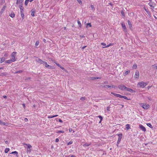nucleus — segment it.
Here are the masks:
<instances>
[{"label":"nucleus","instance_id":"38","mask_svg":"<svg viewBox=\"0 0 157 157\" xmlns=\"http://www.w3.org/2000/svg\"><path fill=\"white\" fill-rule=\"evenodd\" d=\"M39 44V41H37L35 43V46H37Z\"/></svg>","mask_w":157,"mask_h":157},{"label":"nucleus","instance_id":"40","mask_svg":"<svg viewBox=\"0 0 157 157\" xmlns=\"http://www.w3.org/2000/svg\"><path fill=\"white\" fill-rule=\"evenodd\" d=\"M121 14L122 15V16H123L124 17H125V14H124V11L123 10H122L121 11Z\"/></svg>","mask_w":157,"mask_h":157},{"label":"nucleus","instance_id":"15","mask_svg":"<svg viewBox=\"0 0 157 157\" xmlns=\"http://www.w3.org/2000/svg\"><path fill=\"white\" fill-rule=\"evenodd\" d=\"M44 64L45 65V67H46L48 68H52V66L51 65L48 64L46 62H45Z\"/></svg>","mask_w":157,"mask_h":157},{"label":"nucleus","instance_id":"29","mask_svg":"<svg viewBox=\"0 0 157 157\" xmlns=\"http://www.w3.org/2000/svg\"><path fill=\"white\" fill-rule=\"evenodd\" d=\"M23 72V71L22 70H20L18 71H17L16 72H15L14 73L15 74H17V73H21Z\"/></svg>","mask_w":157,"mask_h":157},{"label":"nucleus","instance_id":"64","mask_svg":"<svg viewBox=\"0 0 157 157\" xmlns=\"http://www.w3.org/2000/svg\"><path fill=\"white\" fill-rule=\"evenodd\" d=\"M71 157H75V156L74 155H72L71 156Z\"/></svg>","mask_w":157,"mask_h":157},{"label":"nucleus","instance_id":"39","mask_svg":"<svg viewBox=\"0 0 157 157\" xmlns=\"http://www.w3.org/2000/svg\"><path fill=\"white\" fill-rule=\"evenodd\" d=\"M122 96V95H121L120 94H117V95L116 96V97H119L120 98H121Z\"/></svg>","mask_w":157,"mask_h":157},{"label":"nucleus","instance_id":"47","mask_svg":"<svg viewBox=\"0 0 157 157\" xmlns=\"http://www.w3.org/2000/svg\"><path fill=\"white\" fill-rule=\"evenodd\" d=\"M101 45H103V46H105L104 47L106 46V44L105 43H101Z\"/></svg>","mask_w":157,"mask_h":157},{"label":"nucleus","instance_id":"22","mask_svg":"<svg viewBox=\"0 0 157 157\" xmlns=\"http://www.w3.org/2000/svg\"><path fill=\"white\" fill-rule=\"evenodd\" d=\"M113 45V43H110L108 45H107V46H105V47H103L102 48H108L111 46H112Z\"/></svg>","mask_w":157,"mask_h":157},{"label":"nucleus","instance_id":"54","mask_svg":"<svg viewBox=\"0 0 157 157\" xmlns=\"http://www.w3.org/2000/svg\"><path fill=\"white\" fill-rule=\"evenodd\" d=\"M59 122H61V123L63 122V121L60 119H59Z\"/></svg>","mask_w":157,"mask_h":157},{"label":"nucleus","instance_id":"59","mask_svg":"<svg viewBox=\"0 0 157 157\" xmlns=\"http://www.w3.org/2000/svg\"><path fill=\"white\" fill-rule=\"evenodd\" d=\"M3 97L5 98H7V96L6 95L3 96Z\"/></svg>","mask_w":157,"mask_h":157},{"label":"nucleus","instance_id":"44","mask_svg":"<svg viewBox=\"0 0 157 157\" xmlns=\"http://www.w3.org/2000/svg\"><path fill=\"white\" fill-rule=\"evenodd\" d=\"M80 4H82V2L81 0H76Z\"/></svg>","mask_w":157,"mask_h":157},{"label":"nucleus","instance_id":"43","mask_svg":"<svg viewBox=\"0 0 157 157\" xmlns=\"http://www.w3.org/2000/svg\"><path fill=\"white\" fill-rule=\"evenodd\" d=\"M11 154H16L17 155V154H18V152L17 151H13V152H12L11 153Z\"/></svg>","mask_w":157,"mask_h":157},{"label":"nucleus","instance_id":"36","mask_svg":"<svg viewBox=\"0 0 157 157\" xmlns=\"http://www.w3.org/2000/svg\"><path fill=\"white\" fill-rule=\"evenodd\" d=\"M147 125L148 126H149L150 128H153L152 127V126L151 123H147Z\"/></svg>","mask_w":157,"mask_h":157},{"label":"nucleus","instance_id":"13","mask_svg":"<svg viewBox=\"0 0 157 157\" xmlns=\"http://www.w3.org/2000/svg\"><path fill=\"white\" fill-rule=\"evenodd\" d=\"M6 7V6H4L2 7V8L1 10L0 11V13H1V14H2L3 13Z\"/></svg>","mask_w":157,"mask_h":157},{"label":"nucleus","instance_id":"57","mask_svg":"<svg viewBox=\"0 0 157 157\" xmlns=\"http://www.w3.org/2000/svg\"><path fill=\"white\" fill-rule=\"evenodd\" d=\"M5 142L6 144H9V143H8V141H7V140L6 141H5Z\"/></svg>","mask_w":157,"mask_h":157},{"label":"nucleus","instance_id":"46","mask_svg":"<svg viewBox=\"0 0 157 157\" xmlns=\"http://www.w3.org/2000/svg\"><path fill=\"white\" fill-rule=\"evenodd\" d=\"M78 25H79L80 27H81V24L80 21H78Z\"/></svg>","mask_w":157,"mask_h":157},{"label":"nucleus","instance_id":"27","mask_svg":"<svg viewBox=\"0 0 157 157\" xmlns=\"http://www.w3.org/2000/svg\"><path fill=\"white\" fill-rule=\"evenodd\" d=\"M121 98H124L127 100H129L130 99L128 98L125 96H122Z\"/></svg>","mask_w":157,"mask_h":157},{"label":"nucleus","instance_id":"4","mask_svg":"<svg viewBox=\"0 0 157 157\" xmlns=\"http://www.w3.org/2000/svg\"><path fill=\"white\" fill-rule=\"evenodd\" d=\"M118 87V88L121 90L124 91L126 90V89L127 87L124 85L123 84L119 85Z\"/></svg>","mask_w":157,"mask_h":157},{"label":"nucleus","instance_id":"7","mask_svg":"<svg viewBox=\"0 0 157 157\" xmlns=\"http://www.w3.org/2000/svg\"><path fill=\"white\" fill-rule=\"evenodd\" d=\"M139 77V73L138 71H136L135 72L134 77L136 78H138Z\"/></svg>","mask_w":157,"mask_h":157},{"label":"nucleus","instance_id":"8","mask_svg":"<svg viewBox=\"0 0 157 157\" xmlns=\"http://www.w3.org/2000/svg\"><path fill=\"white\" fill-rule=\"evenodd\" d=\"M22 4H21L19 5V7L20 9L21 13H24V9L22 7Z\"/></svg>","mask_w":157,"mask_h":157},{"label":"nucleus","instance_id":"37","mask_svg":"<svg viewBox=\"0 0 157 157\" xmlns=\"http://www.w3.org/2000/svg\"><path fill=\"white\" fill-rule=\"evenodd\" d=\"M21 16L22 18V19L23 20L24 19V13H21Z\"/></svg>","mask_w":157,"mask_h":157},{"label":"nucleus","instance_id":"42","mask_svg":"<svg viewBox=\"0 0 157 157\" xmlns=\"http://www.w3.org/2000/svg\"><path fill=\"white\" fill-rule=\"evenodd\" d=\"M64 131L63 130H59L57 132V133H64Z\"/></svg>","mask_w":157,"mask_h":157},{"label":"nucleus","instance_id":"25","mask_svg":"<svg viewBox=\"0 0 157 157\" xmlns=\"http://www.w3.org/2000/svg\"><path fill=\"white\" fill-rule=\"evenodd\" d=\"M58 116V115H56L54 116H48V118H51L55 117H56Z\"/></svg>","mask_w":157,"mask_h":157},{"label":"nucleus","instance_id":"34","mask_svg":"<svg viewBox=\"0 0 157 157\" xmlns=\"http://www.w3.org/2000/svg\"><path fill=\"white\" fill-rule=\"evenodd\" d=\"M132 67L134 69H136L137 68V65L136 64H134L133 65Z\"/></svg>","mask_w":157,"mask_h":157},{"label":"nucleus","instance_id":"55","mask_svg":"<svg viewBox=\"0 0 157 157\" xmlns=\"http://www.w3.org/2000/svg\"><path fill=\"white\" fill-rule=\"evenodd\" d=\"M55 141L56 142H58L59 141V139L58 138H56V139Z\"/></svg>","mask_w":157,"mask_h":157},{"label":"nucleus","instance_id":"56","mask_svg":"<svg viewBox=\"0 0 157 157\" xmlns=\"http://www.w3.org/2000/svg\"><path fill=\"white\" fill-rule=\"evenodd\" d=\"M153 66H154L155 68L156 69H157V64H155Z\"/></svg>","mask_w":157,"mask_h":157},{"label":"nucleus","instance_id":"30","mask_svg":"<svg viewBox=\"0 0 157 157\" xmlns=\"http://www.w3.org/2000/svg\"><path fill=\"white\" fill-rule=\"evenodd\" d=\"M98 117L100 119V121L99 122H101L103 120V117L101 116L100 115Z\"/></svg>","mask_w":157,"mask_h":157},{"label":"nucleus","instance_id":"17","mask_svg":"<svg viewBox=\"0 0 157 157\" xmlns=\"http://www.w3.org/2000/svg\"><path fill=\"white\" fill-rule=\"evenodd\" d=\"M5 60V58L4 57L0 58V63H2L4 62Z\"/></svg>","mask_w":157,"mask_h":157},{"label":"nucleus","instance_id":"41","mask_svg":"<svg viewBox=\"0 0 157 157\" xmlns=\"http://www.w3.org/2000/svg\"><path fill=\"white\" fill-rule=\"evenodd\" d=\"M29 2V1L28 0H25V4L26 6H27L28 5Z\"/></svg>","mask_w":157,"mask_h":157},{"label":"nucleus","instance_id":"49","mask_svg":"<svg viewBox=\"0 0 157 157\" xmlns=\"http://www.w3.org/2000/svg\"><path fill=\"white\" fill-rule=\"evenodd\" d=\"M111 94L115 96H116L117 95V94H116V93H114L113 92H111Z\"/></svg>","mask_w":157,"mask_h":157},{"label":"nucleus","instance_id":"33","mask_svg":"<svg viewBox=\"0 0 157 157\" xmlns=\"http://www.w3.org/2000/svg\"><path fill=\"white\" fill-rule=\"evenodd\" d=\"M86 98L85 97H82L80 98V100L82 101H83L86 99Z\"/></svg>","mask_w":157,"mask_h":157},{"label":"nucleus","instance_id":"61","mask_svg":"<svg viewBox=\"0 0 157 157\" xmlns=\"http://www.w3.org/2000/svg\"><path fill=\"white\" fill-rule=\"evenodd\" d=\"M43 41L44 42L46 43V40L45 39H44L43 40Z\"/></svg>","mask_w":157,"mask_h":157},{"label":"nucleus","instance_id":"35","mask_svg":"<svg viewBox=\"0 0 157 157\" xmlns=\"http://www.w3.org/2000/svg\"><path fill=\"white\" fill-rule=\"evenodd\" d=\"M10 149L9 148H6L5 150V152L7 153L9 151Z\"/></svg>","mask_w":157,"mask_h":157},{"label":"nucleus","instance_id":"45","mask_svg":"<svg viewBox=\"0 0 157 157\" xmlns=\"http://www.w3.org/2000/svg\"><path fill=\"white\" fill-rule=\"evenodd\" d=\"M31 149L27 148V152L30 153L31 152Z\"/></svg>","mask_w":157,"mask_h":157},{"label":"nucleus","instance_id":"63","mask_svg":"<svg viewBox=\"0 0 157 157\" xmlns=\"http://www.w3.org/2000/svg\"><path fill=\"white\" fill-rule=\"evenodd\" d=\"M4 56H5V57H6V56H7V55L6 54H5L4 55Z\"/></svg>","mask_w":157,"mask_h":157},{"label":"nucleus","instance_id":"3","mask_svg":"<svg viewBox=\"0 0 157 157\" xmlns=\"http://www.w3.org/2000/svg\"><path fill=\"white\" fill-rule=\"evenodd\" d=\"M36 62L40 63V64H44L46 62L45 61L42 60L38 57L36 58Z\"/></svg>","mask_w":157,"mask_h":157},{"label":"nucleus","instance_id":"2","mask_svg":"<svg viewBox=\"0 0 157 157\" xmlns=\"http://www.w3.org/2000/svg\"><path fill=\"white\" fill-rule=\"evenodd\" d=\"M147 84L146 82H142L138 83L137 86L139 87L144 88L147 85Z\"/></svg>","mask_w":157,"mask_h":157},{"label":"nucleus","instance_id":"53","mask_svg":"<svg viewBox=\"0 0 157 157\" xmlns=\"http://www.w3.org/2000/svg\"><path fill=\"white\" fill-rule=\"evenodd\" d=\"M24 120L25 122H27L28 121V120L27 118H25Z\"/></svg>","mask_w":157,"mask_h":157},{"label":"nucleus","instance_id":"18","mask_svg":"<svg viewBox=\"0 0 157 157\" xmlns=\"http://www.w3.org/2000/svg\"><path fill=\"white\" fill-rule=\"evenodd\" d=\"M105 86H106L107 87H108L109 88H115L116 87V86H114V85H111V86L106 85Z\"/></svg>","mask_w":157,"mask_h":157},{"label":"nucleus","instance_id":"58","mask_svg":"<svg viewBox=\"0 0 157 157\" xmlns=\"http://www.w3.org/2000/svg\"><path fill=\"white\" fill-rule=\"evenodd\" d=\"M2 2V3H4L5 2V0H1Z\"/></svg>","mask_w":157,"mask_h":157},{"label":"nucleus","instance_id":"24","mask_svg":"<svg viewBox=\"0 0 157 157\" xmlns=\"http://www.w3.org/2000/svg\"><path fill=\"white\" fill-rule=\"evenodd\" d=\"M14 13L13 12H12L10 14V16L12 18H13L14 17Z\"/></svg>","mask_w":157,"mask_h":157},{"label":"nucleus","instance_id":"23","mask_svg":"<svg viewBox=\"0 0 157 157\" xmlns=\"http://www.w3.org/2000/svg\"><path fill=\"white\" fill-rule=\"evenodd\" d=\"M128 25L129 26L130 28V29H131V28L132 27V24L131 22L129 20L128 21Z\"/></svg>","mask_w":157,"mask_h":157},{"label":"nucleus","instance_id":"10","mask_svg":"<svg viewBox=\"0 0 157 157\" xmlns=\"http://www.w3.org/2000/svg\"><path fill=\"white\" fill-rule=\"evenodd\" d=\"M121 25L122 26V28L124 29V31H127V29L125 25L124 24V23L123 22H122L121 23Z\"/></svg>","mask_w":157,"mask_h":157},{"label":"nucleus","instance_id":"1","mask_svg":"<svg viewBox=\"0 0 157 157\" xmlns=\"http://www.w3.org/2000/svg\"><path fill=\"white\" fill-rule=\"evenodd\" d=\"M139 104L144 109H147L149 108V105L147 103H140Z\"/></svg>","mask_w":157,"mask_h":157},{"label":"nucleus","instance_id":"28","mask_svg":"<svg viewBox=\"0 0 157 157\" xmlns=\"http://www.w3.org/2000/svg\"><path fill=\"white\" fill-rule=\"evenodd\" d=\"M0 124H3L4 125H6V123L5 122H3L2 121H1L0 120Z\"/></svg>","mask_w":157,"mask_h":157},{"label":"nucleus","instance_id":"11","mask_svg":"<svg viewBox=\"0 0 157 157\" xmlns=\"http://www.w3.org/2000/svg\"><path fill=\"white\" fill-rule=\"evenodd\" d=\"M125 91H129V92H132V93H133V92H135V91L132 89L129 88H127V87H126Z\"/></svg>","mask_w":157,"mask_h":157},{"label":"nucleus","instance_id":"62","mask_svg":"<svg viewBox=\"0 0 157 157\" xmlns=\"http://www.w3.org/2000/svg\"><path fill=\"white\" fill-rule=\"evenodd\" d=\"M81 38H82L84 37V36H80Z\"/></svg>","mask_w":157,"mask_h":157},{"label":"nucleus","instance_id":"20","mask_svg":"<svg viewBox=\"0 0 157 157\" xmlns=\"http://www.w3.org/2000/svg\"><path fill=\"white\" fill-rule=\"evenodd\" d=\"M101 78L100 77H93L91 78V79L94 80H95V79H100Z\"/></svg>","mask_w":157,"mask_h":157},{"label":"nucleus","instance_id":"32","mask_svg":"<svg viewBox=\"0 0 157 157\" xmlns=\"http://www.w3.org/2000/svg\"><path fill=\"white\" fill-rule=\"evenodd\" d=\"M130 72V71L128 70V71H126L124 72V75H128L129 73Z\"/></svg>","mask_w":157,"mask_h":157},{"label":"nucleus","instance_id":"60","mask_svg":"<svg viewBox=\"0 0 157 157\" xmlns=\"http://www.w3.org/2000/svg\"><path fill=\"white\" fill-rule=\"evenodd\" d=\"M70 132H71L72 131V128H70L69 129Z\"/></svg>","mask_w":157,"mask_h":157},{"label":"nucleus","instance_id":"16","mask_svg":"<svg viewBox=\"0 0 157 157\" xmlns=\"http://www.w3.org/2000/svg\"><path fill=\"white\" fill-rule=\"evenodd\" d=\"M35 10L32 9L31 11V14L33 17L34 16Z\"/></svg>","mask_w":157,"mask_h":157},{"label":"nucleus","instance_id":"5","mask_svg":"<svg viewBox=\"0 0 157 157\" xmlns=\"http://www.w3.org/2000/svg\"><path fill=\"white\" fill-rule=\"evenodd\" d=\"M16 53L17 52H13L11 55L12 59L13 61H15L16 60V59H15V57Z\"/></svg>","mask_w":157,"mask_h":157},{"label":"nucleus","instance_id":"6","mask_svg":"<svg viewBox=\"0 0 157 157\" xmlns=\"http://www.w3.org/2000/svg\"><path fill=\"white\" fill-rule=\"evenodd\" d=\"M117 135L118 136V138L117 141V146H118V144H119L122 137V135L121 133L119 134H118Z\"/></svg>","mask_w":157,"mask_h":157},{"label":"nucleus","instance_id":"26","mask_svg":"<svg viewBox=\"0 0 157 157\" xmlns=\"http://www.w3.org/2000/svg\"><path fill=\"white\" fill-rule=\"evenodd\" d=\"M126 128L127 130L130 129V125L129 124H127L126 125Z\"/></svg>","mask_w":157,"mask_h":157},{"label":"nucleus","instance_id":"19","mask_svg":"<svg viewBox=\"0 0 157 157\" xmlns=\"http://www.w3.org/2000/svg\"><path fill=\"white\" fill-rule=\"evenodd\" d=\"M24 144L26 145L27 146V148L28 149H30V148H32L31 145L29 144Z\"/></svg>","mask_w":157,"mask_h":157},{"label":"nucleus","instance_id":"14","mask_svg":"<svg viewBox=\"0 0 157 157\" xmlns=\"http://www.w3.org/2000/svg\"><path fill=\"white\" fill-rule=\"evenodd\" d=\"M23 0H17L16 2V4H17L19 3L21 4H22V2H23Z\"/></svg>","mask_w":157,"mask_h":157},{"label":"nucleus","instance_id":"31","mask_svg":"<svg viewBox=\"0 0 157 157\" xmlns=\"http://www.w3.org/2000/svg\"><path fill=\"white\" fill-rule=\"evenodd\" d=\"M90 145V144H89L88 143H85V144H84L83 145V146L86 147H88Z\"/></svg>","mask_w":157,"mask_h":157},{"label":"nucleus","instance_id":"9","mask_svg":"<svg viewBox=\"0 0 157 157\" xmlns=\"http://www.w3.org/2000/svg\"><path fill=\"white\" fill-rule=\"evenodd\" d=\"M140 128L143 131L145 132L146 131V129L145 127L141 124L139 125Z\"/></svg>","mask_w":157,"mask_h":157},{"label":"nucleus","instance_id":"52","mask_svg":"<svg viewBox=\"0 0 157 157\" xmlns=\"http://www.w3.org/2000/svg\"><path fill=\"white\" fill-rule=\"evenodd\" d=\"M72 143V141H70L68 143V144L70 145Z\"/></svg>","mask_w":157,"mask_h":157},{"label":"nucleus","instance_id":"48","mask_svg":"<svg viewBox=\"0 0 157 157\" xmlns=\"http://www.w3.org/2000/svg\"><path fill=\"white\" fill-rule=\"evenodd\" d=\"M90 7L92 9H94V10H95V8H94V7L93 5H91L90 6Z\"/></svg>","mask_w":157,"mask_h":157},{"label":"nucleus","instance_id":"51","mask_svg":"<svg viewBox=\"0 0 157 157\" xmlns=\"http://www.w3.org/2000/svg\"><path fill=\"white\" fill-rule=\"evenodd\" d=\"M110 107L109 106H108L107 107V110L108 111H109L110 110Z\"/></svg>","mask_w":157,"mask_h":157},{"label":"nucleus","instance_id":"50","mask_svg":"<svg viewBox=\"0 0 157 157\" xmlns=\"http://www.w3.org/2000/svg\"><path fill=\"white\" fill-rule=\"evenodd\" d=\"M89 26L90 27H91V25L90 23H88L87 25V26Z\"/></svg>","mask_w":157,"mask_h":157},{"label":"nucleus","instance_id":"21","mask_svg":"<svg viewBox=\"0 0 157 157\" xmlns=\"http://www.w3.org/2000/svg\"><path fill=\"white\" fill-rule=\"evenodd\" d=\"M14 61H13L12 60V59H9V60H6V62L7 63H10L12 62H14Z\"/></svg>","mask_w":157,"mask_h":157},{"label":"nucleus","instance_id":"12","mask_svg":"<svg viewBox=\"0 0 157 157\" xmlns=\"http://www.w3.org/2000/svg\"><path fill=\"white\" fill-rule=\"evenodd\" d=\"M55 63L56 64V65L59 67L61 69H62V70H63L64 71H65V69L61 66L59 64L57 63L56 62H55Z\"/></svg>","mask_w":157,"mask_h":157}]
</instances>
